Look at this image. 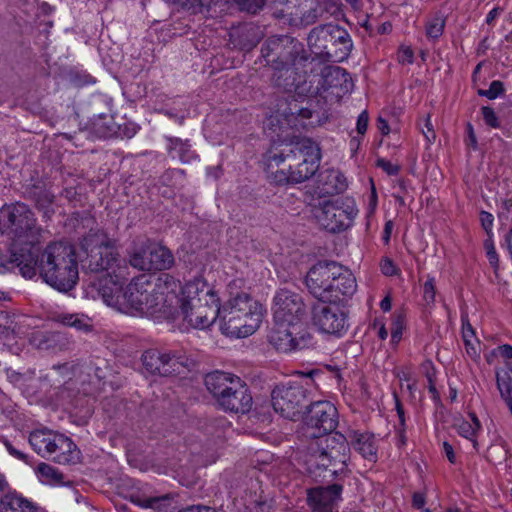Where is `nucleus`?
<instances>
[{
    "label": "nucleus",
    "instance_id": "nucleus-41",
    "mask_svg": "<svg viewBox=\"0 0 512 512\" xmlns=\"http://www.w3.org/2000/svg\"><path fill=\"white\" fill-rule=\"evenodd\" d=\"M436 296L435 279L428 277L423 285V298L427 304L434 303Z\"/></svg>",
    "mask_w": 512,
    "mask_h": 512
},
{
    "label": "nucleus",
    "instance_id": "nucleus-42",
    "mask_svg": "<svg viewBox=\"0 0 512 512\" xmlns=\"http://www.w3.org/2000/svg\"><path fill=\"white\" fill-rule=\"evenodd\" d=\"M482 116L484 119V122L487 126L491 128H499L500 127V121L495 113V111L489 107V106H483L481 108Z\"/></svg>",
    "mask_w": 512,
    "mask_h": 512
},
{
    "label": "nucleus",
    "instance_id": "nucleus-13",
    "mask_svg": "<svg viewBox=\"0 0 512 512\" xmlns=\"http://www.w3.org/2000/svg\"><path fill=\"white\" fill-rule=\"evenodd\" d=\"M126 271L125 261L118 262L115 269L99 271L98 273L104 274L89 278L85 288L86 295L92 299H102L106 305L124 312V290L121 281L125 279Z\"/></svg>",
    "mask_w": 512,
    "mask_h": 512
},
{
    "label": "nucleus",
    "instance_id": "nucleus-14",
    "mask_svg": "<svg viewBox=\"0 0 512 512\" xmlns=\"http://www.w3.org/2000/svg\"><path fill=\"white\" fill-rule=\"evenodd\" d=\"M317 222L327 231L336 233L349 228L358 214L355 201L350 197L319 200L312 208Z\"/></svg>",
    "mask_w": 512,
    "mask_h": 512
},
{
    "label": "nucleus",
    "instance_id": "nucleus-51",
    "mask_svg": "<svg viewBox=\"0 0 512 512\" xmlns=\"http://www.w3.org/2000/svg\"><path fill=\"white\" fill-rule=\"evenodd\" d=\"M369 116L367 111H362L357 119V132L364 135L368 128Z\"/></svg>",
    "mask_w": 512,
    "mask_h": 512
},
{
    "label": "nucleus",
    "instance_id": "nucleus-44",
    "mask_svg": "<svg viewBox=\"0 0 512 512\" xmlns=\"http://www.w3.org/2000/svg\"><path fill=\"white\" fill-rule=\"evenodd\" d=\"M7 378L12 384L17 386L18 388H23L26 385L27 381L32 377L14 370H7Z\"/></svg>",
    "mask_w": 512,
    "mask_h": 512
},
{
    "label": "nucleus",
    "instance_id": "nucleus-52",
    "mask_svg": "<svg viewBox=\"0 0 512 512\" xmlns=\"http://www.w3.org/2000/svg\"><path fill=\"white\" fill-rule=\"evenodd\" d=\"M494 353L502 357L506 362L512 358V346L508 344L498 346L494 350Z\"/></svg>",
    "mask_w": 512,
    "mask_h": 512
},
{
    "label": "nucleus",
    "instance_id": "nucleus-43",
    "mask_svg": "<svg viewBox=\"0 0 512 512\" xmlns=\"http://www.w3.org/2000/svg\"><path fill=\"white\" fill-rule=\"evenodd\" d=\"M484 248L486 250V256L490 265L496 270L499 267V257L496 252L495 246L491 239H487L484 242Z\"/></svg>",
    "mask_w": 512,
    "mask_h": 512
},
{
    "label": "nucleus",
    "instance_id": "nucleus-61",
    "mask_svg": "<svg viewBox=\"0 0 512 512\" xmlns=\"http://www.w3.org/2000/svg\"><path fill=\"white\" fill-rule=\"evenodd\" d=\"M425 127L427 129V132H424V135L426 139L430 142L431 140L435 139V133L433 131L432 124L429 118L426 120Z\"/></svg>",
    "mask_w": 512,
    "mask_h": 512
},
{
    "label": "nucleus",
    "instance_id": "nucleus-22",
    "mask_svg": "<svg viewBox=\"0 0 512 512\" xmlns=\"http://www.w3.org/2000/svg\"><path fill=\"white\" fill-rule=\"evenodd\" d=\"M31 344L39 350L53 353L71 351L74 340L64 331H37L31 336Z\"/></svg>",
    "mask_w": 512,
    "mask_h": 512
},
{
    "label": "nucleus",
    "instance_id": "nucleus-27",
    "mask_svg": "<svg viewBox=\"0 0 512 512\" xmlns=\"http://www.w3.org/2000/svg\"><path fill=\"white\" fill-rule=\"evenodd\" d=\"M338 6L332 0H320L315 6L310 7L300 18V22L304 26H309L318 20H326L336 13Z\"/></svg>",
    "mask_w": 512,
    "mask_h": 512
},
{
    "label": "nucleus",
    "instance_id": "nucleus-56",
    "mask_svg": "<svg viewBox=\"0 0 512 512\" xmlns=\"http://www.w3.org/2000/svg\"><path fill=\"white\" fill-rule=\"evenodd\" d=\"M394 224L391 220L387 221L384 226L383 231V241L388 244L390 241L391 233L393 230Z\"/></svg>",
    "mask_w": 512,
    "mask_h": 512
},
{
    "label": "nucleus",
    "instance_id": "nucleus-17",
    "mask_svg": "<svg viewBox=\"0 0 512 512\" xmlns=\"http://www.w3.org/2000/svg\"><path fill=\"white\" fill-rule=\"evenodd\" d=\"M141 360L147 373L163 377L180 374L188 365V358L180 351L148 349Z\"/></svg>",
    "mask_w": 512,
    "mask_h": 512
},
{
    "label": "nucleus",
    "instance_id": "nucleus-45",
    "mask_svg": "<svg viewBox=\"0 0 512 512\" xmlns=\"http://www.w3.org/2000/svg\"><path fill=\"white\" fill-rule=\"evenodd\" d=\"M288 115L291 117H295L296 120H306L311 118L312 111L306 107H298V105L294 103L293 106L289 107Z\"/></svg>",
    "mask_w": 512,
    "mask_h": 512
},
{
    "label": "nucleus",
    "instance_id": "nucleus-25",
    "mask_svg": "<svg viewBox=\"0 0 512 512\" xmlns=\"http://www.w3.org/2000/svg\"><path fill=\"white\" fill-rule=\"evenodd\" d=\"M324 89H337L336 94H345L352 90L353 82L348 72L340 67L329 68L323 76Z\"/></svg>",
    "mask_w": 512,
    "mask_h": 512
},
{
    "label": "nucleus",
    "instance_id": "nucleus-57",
    "mask_svg": "<svg viewBox=\"0 0 512 512\" xmlns=\"http://www.w3.org/2000/svg\"><path fill=\"white\" fill-rule=\"evenodd\" d=\"M377 127H378V130L382 133V135H388L390 132L388 122L382 117H378Z\"/></svg>",
    "mask_w": 512,
    "mask_h": 512
},
{
    "label": "nucleus",
    "instance_id": "nucleus-3",
    "mask_svg": "<svg viewBox=\"0 0 512 512\" xmlns=\"http://www.w3.org/2000/svg\"><path fill=\"white\" fill-rule=\"evenodd\" d=\"M306 285L323 302H342L357 290L356 278L346 267L335 261H320L310 268Z\"/></svg>",
    "mask_w": 512,
    "mask_h": 512
},
{
    "label": "nucleus",
    "instance_id": "nucleus-12",
    "mask_svg": "<svg viewBox=\"0 0 512 512\" xmlns=\"http://www.w3.org/2000/svg\"><path fill=\"white\" fill-rule=\"evenodd\" d=\"M80 248L86 257L81 259L84 270L98 273L103 269H115L123 261L116 252L112 239L101 229H90L81 239Z\"/></svg>",
    "mask_w": 512,
    "mask_h": 512
},
{
    "label": "nucleus",
    "instance_id": "nucleus-40",
    "mask_svg": "<svg viewBox=\"0 0 512 512\" xmlns=\"http://www.w3.org/2000/svg\"><path fill=\"white\" fill-rule=\"evenodd\" d=\"M269 170H273L274 168H269ZM291 176H292V169L290 170L289 167L287 169L285 168H282V169H277L276 171H271L270 172V178L271 180L278 184V185H283V184H288V183H294L291 179Z\"/></svg>",
    "mask_w": 512,
    "mask_h": 512
},
{
    "label": "nucleus",
    "instance_id": "nucleus-64",
    "mask_svg": "<svg viewBox=\"0 0 512 512\" xmlns=\"http://www.w3.org/2000/svg\"><path fill=\"white\" fill-rule=\"evenodd\" d=\"M505 241H506L507 249L512 258V227L510 228L509 232L506 234Z\"/></svg>",
    "mask_w": 512,
    "mask_h": 512
},
{
    "label": "nucleus",
    "instance_id": "nucleus-62",
    "mask_svg": "<svg viewBox=\"0 0 512 512\" xmlns=\"http://www.w3.org/2000/svg\"><path fill=\"white\" fill-rule=\"evenodd\" d=\"M93 125H94L95 130L97 131V133L100 134L101 137H107L114 133V130L110 127H107L106 130H101L99 123H97V122H94Z\"/></svg>",
    "mask_w": 512,
    "mask_h": 512
},
{
    "label": "nucleus",
    "instance_id": "nucleus-36",
    "mask_svg": "<svg viewBox=\"0 0 512 512\" xmlns=\"http://www.w3.org/2000/svg\"><path fill=\"white\" fill-rule=\"evenodd\" d=\"M475 332L472 328V325L467 321L462 323V337L465 343L466 353L472 358L475 359L479 357V342H473Z\"/></svg>",
    "mask_w": 512,
    "mask_h": 512
},
{
    "label": "nucleus",
    "instance_id": "nucleus-46",
    "mask_svg": "<svg viewBox=\"0 0 512 512\" xmlns=\"http://www.w3.org/2000/svg\"><path fill=\"white\" fill-rule=\"evenodd\" d=\"M268 0H242L243 9L250 13H257L263 8Z\"/></svg>",
    "mask_w": 512,
    "mask_h": 512
},
{
    "label": "nucleus",
    "instance_id": "nucleus-7",
    "mask_svg": "<svg viewBox=\"0 0 512 512\" xmlns=\"http://www.w3.org/2000/svg\"><path fill=\"white\" fill-rule=\"evenodd\" d=\"M0 227L3 233L9 235L15 247H21L24 251L28 248L32 254L38 256L36 245L42 229L27 204L18 202L3 209L0 214Z\"/></svg>",
    "mask_w": 512,
    "mask_h": 512
},
{
    "label": "nucleus",
    "instance_id": "nucleus-39",
    "mask_svg": "<svg viewBox=\"0 0 512 512\" xmlns=\"http://www.w3.org/2000/svg\"><path fill=\"white\" fill-rule=\"evenodd\" d=\"M445 20L441 17H435L430 20L426 27V34L429 38H439L444 30Z\"/></svg>",
    "mask_w": 512,
    "mask_h": 512
},
{
    "label": "nucleus",
    "instance_id": "nucleus-30",
    "mask_svg": "<svg viewBox=\"0 0 512 512\" xmlns=\"http://www.w3.org/2000/svg\"><path fill=\"white\" fill-rule=\"evenodd\" d=\"M0 512H38V508L22 495L10 492L0 499Z\"/></svg>",
    "mask_w": 512,
    "mask_h": 512
},
{
    "label": "nucleus",
    "instance_id": "nucleus-16",
    "mask_svg": "<svg viewBox=\"0 0 512 512\" xmlns=\"http://www.w3.org/2000/svg\"><path fill=\"white\" fill-rule=\"evenodd\" d=\"M273 316L277 324L294 328L307 316L302 296L286 288L278 290L273 299Z\"/></svg>",
    "mask_w": 512,
    "mask_h": 512
},
{
    "label": "nucleus",
    "instance_id": "nucleus-8",
    "mask_svg": "<svg viewBox=\"0 0 512 512\" xmlns=\"http://www.w3.org/2000/svg\"><path fill=\"white\" fill-rule=\"evenodd\" d=\"M262 57L274 72L271 81L275 87L286 92L296 88L292 65L296 60L298 51L288 36L270 37L261 48Z\"/></svg>",
    "mask_w": 512,
    "mask_h": 512
},
{
    "label": "nucleus",
    "instance_id": "nucleus-60",
    "mask_svg": "<svg viewBox=\"0 0 512 512\" xmlns=\"http://www.w3.org/2000/svg\"><path fill=\"white\" fill-rule=\"evenodd\" d=\"M427 379H428V383H429L428 390L431 393L432 397L434 399H437L439 397V393L435 387L433 375L428 374Z\"/></svg>",
    "mask_w": 512,
    "mask_h": 512
},
{
    "label": "nucleus",
    "instance_id": "nucleus-26",
    "mask_svg": "<svg viewBox=\"0 0 512 512\" xmlns=\"http://www.w3.org/2000/svg\"><path fill=\"white\" fill-rule=\"evenodd\" d=\"M344 176L337 170L329 169L318 176V190L321 195H335L346 189Z\"/></svg>",
    "mask_w": 512,
    "mask_h": 512
},
{
    "label": "nucleus",
    "instance_id": "nucleus-28",
    "mask_svg": "<svg viewBox=\"0 0 512 512\" xmlns=\"http://www.w3.org/2000/svg\"><path fill=\"white\" fill-rule=\"evenodd\" d=\"M149 252V240L134 241L131 251L129 252L130 265L141 271H151Z\"/></svg>",
    "mask_w": 512,
    "mask_h": 512
},
{
    "label": "nucleus",
    "instance_id": "nucleus-55",
    "mask_svg": "<svg viewBox=\"0 0 512 512\" xmlns=\"http://www.w3.org/2000/svg\"><path fill=\"white\" fill-rule=\"evenodd\" d=\"M443 450H444V453H445L446 457L448 458L449 462L455 463L456 462V456H455V453H454L453 446L449 442H444L443 443Z\"/></svg>",
    "mask_w": 512,
    "mask_h": 512
},
{
    "label": "nucleus",
    "instance_id": "nucleus-48",
    "mask_svg": "<svg viewBox=\"0 0 512 512\" xmlns=\"http://www.w3.org/2000/svg\"><path fill=\"white\" fill-rule=\"evenodd\" d=\"M3 444L11 456H13L23 462L28 461V456L24 452H22L21 450L16 448L9 440L5 439L3 441Z\"/></svg>",
    "mask_w": 512,
    "mask_h": 512
},
{
    "label": "nucleus",
    "instance_id": "nucleus-34",
    "mask_svg": "<svg viewBox=\"0 0 512 512\" xmlns=\"http://www.w3.org/2000/svg\"><path fill=\"white\" fill-rule=\"evenodd\" d=\"M39 480L44 484L56 485L63 482V474L47 463H40L36 469Z\"/></svg>",
    "mask_w": 512,
    "mask_h": 512
},
{
    "label": "nucleus",
    "instance_id": "nucleus-19",
    "mask_svg": "<svg viewBox=\"0 0 512 512\" xmlns=\"http://www.w3.org/2000/svg\"><path fill=\"white\" fill-rule=\"evenodd\" d=\"M286 324H278L268 335L269 343L279 352L289 353L303 350L313 346L314 337L306 329L295 332L294 328H288Z\"/></svg>",
    "mask_w": 512,
    "mask_h": 512
},
{
    "label": "nucleus",
    "instance_id": "nucleus-21",
    "mask_svg": "<svg viewBox=\"0 0 512 512\" xmlns=\"http://www.w3.org/2000/svg\"><path fill=\"white\" fill-rule=\"evenodd\" d=\"M206 299L202 306L193 310H186L183 314L184 320L193 328L206 329L210 327L217 318L221 321V306L217 295L204 294Z\"/></svg>",
    "mask_w": 512,
    "mask_h": 512
},
{
    "label": "nucleus",
    "instance_id": "nucleus-53",
    "mask_svg": "<svg viewBox=\"0 0 512 512\" xmlns=\"http://www.w3.org/2000/svg\"><path fill=\"white\" fill-rule=\"evenodd\" d=\"M480 220H481V224H482L484 230L487 233H489L492 229V225H493V221H494L493 215L486 211H482L480 214Z\"/></svg>",
    "mask_w": 512,
    "mask_h": 512
},
{
    "label": "nucleus",
    "instance_id": "nucleus-15",
    "mask_svg": "<svg viewBox=\"0 0 512 512\" xmlns=\"http://www.w3.org/2000/svg\"><path fill=\"white\" fill-rule=\"evenodd\" d=\"M275 412L284 418L297 420L302 416L307 403V390L299 383L277 385L271 393Z\"/></svg>",
    "mask_w": 512,
    "mask_h": 512
},
{
    "label": "nucleus",
    "instance_id": "nucleus-58",
    "mask_svg": "<svg viewBox=\"0 0 512 512\" xmlns=\"http://www.w3.org/2000/svg\"><path fill=\"white\" fill-rule=\"evenodd\" d=\"M425 505V498L424 495L421 493H415L413 495V507L416 509H422Z\"/></svg>",
    "mask_w": 512,
    "mask_h": 512
},
{
    "label": "nucleus",
    "instance_id": "nucleus-4",
    "mask_svg": "<svg viewBox=\"0 0 512 512\" xmlns=\"http://www.w3.org/2000/svg\"><path fill=\"white\" fill-rule=\"evenodd\" d=\"M37 269L43 280L60 292L71 291L79 280L75 248L66 242L49 244L38 257Z\"/></svg>",
    "mask_w": 512,
    "mask_h": 512
},
{
    "label": "nucleus",
    "instance_id": "nucleus-32",
    "mask_svg": "<svg viewBox=\"0 0 512 512\" xmlns=\"http://www.w3.org/2000/svg\"><path fill=\"white\" fill-rule=\"evenodd\" d=\"M471 420L459 419L455 423V428L458 434L473 443V447L477 449L478 442L476 440V435L481 428V423L477 418L475 413L469 414Z\"/></svg>",
    "mask_w": 512,
    "mask_h": 512
},
{
    "label": "nucleus",
    "instance_id": "nucleus-47",
    "mask_svg": "<svg viewBox=\"0 0 512 512\" xmlns=\"http://www.w3.org/2000/svg\"><path fill=\"white\" fill-rule=\"evenodd\" d=\"M377 167L383 169L388 175H397L400 171V167L396 164H393L390 161H387L383 158L377 160Z\"/></svg>",
    "mask_w": 512,
    "mask_h": 512
},
{
    "label": "nucleus",
    "instance_id": "nucleus-29",
    "mask_svg": "<svg viewBox=\"0 0 512 512\" xmlns=\"http://www.w3.org/2000/svg\"><path fill=\"white\" fill-rule=\"evenodd\" d=\"M150 263L151 271L168 270L173 267L175 263L173 253L161 244L150 242Z\"/></svg>",
    "mask_w": 512,
    "mask_h": 512
},
{
    "label": "nucleus",
    "instance_id": "nucleus-2",
    "mask_svg": "<svg viewBox=\"0 0 512 512\" xmlns=\"http://www.w3.org/2000/svg\"><path fill=\"white\" fill-rule=\"evenodd\" d=\"M338 426V412L329 401H317L308 406L304 417L303 435L313 439L309 450L318 467L331 469L332 474L343 470L346 463L344 442L337 443L331 433Z\"/></svg>",
    "mask_w": 512,
    "mask_h": 512
},
{
    "label": "nucleus",
    "instance_id": "nucleus-33",
    "mask_svg": "<svg viewBox=\"0 0 512 512\" xmlns=\"http://www.w3.org/2000/svg\"><path fill=\"white\" fill-rule=\"evenodd\" d=\"M53 320L62 325L73 327L79 331H91L90 318L78 313H59L53 316Z\"/></svg>",
    "mask_w": 512,
    "mask_h": 512
},
{
    "label": "nucleus",
    "instance_id": "nucleus-6",
    "mask_svg": "<svg viewBox=\"0 0 512 512\" xmlns=\"http://www.w3.org/2000/svg\"><path fill=\"white\" fill-rule=\"evenodd\" d=\"M205 386L225 411L247 413L252 407V396L248 386L240 377L223 371H214L205 376Z\"/></svg>",
    "mask_w": 512,
    "mask_h": 512
},
{
    "label": "nucleus",
    "instance_id": "nucleus-10",
    "mask_svg": "<svg viewBox=\"0 0 512 512\" xmlns=\"http://www.w3.org/2000/svg\"><path fill=\"white\" fill-rule=\"evenodd\" d=\"M312 51L331 62L346 60L353 48L348 31L337 24H324L313 28L307 37Z\"/></svg>",
    "mask_w": 512,
    "mask_h": 512
},
{
    "label": "nucleus",
    "instance_id": "nucleus-24",
    "mask_svg": "<svg viewBox=\"0 0 512 512\" xmlns=\"http://www.w3.org/2000/svg\"><path fill=\"white\" fill-rule=\"evenodd\" d=\"M348 439L353 449L359 452L365 459L371 462L377 461L378 445L372 433L351 431L348 434Z\"/></svg>",
    "mask_w": 512,
    "mask_h": 512
},
{
    "label": "nucleus",
    "instance_id": "nucleus-18",
    "mask_svg": "<svg viewBox=\"0 0 512 512\" xmlns=\"http://www.w3.org/2000/svg\"><path fill=\"white\" fill-rule=\"evenodd\" d=\"M312 323L319 332L342 336L348 329V314L339 302H323L312 307Z\"/></svg>",
    "mask_w": 512,
    "mask_h": 512
},
{
    "label": "nucleus",
    "instance_id": "nucleus-37",
    "mask_svg": "<svg viewBox=\"0 0 512 512\" xmlns=\"http://www.w3.org/2000/svg\"><path fill=\"white\" fill-rule=\"evenodd\" d=\"M139 505L145 508H151L158 512H169L171 498L169 495L160 497H148L139 502Z\"/></svg>",
    "mask_w": 512,
    "mask_h": 512
},
{
    "label": "nucleus",
    "instance_id": "nucleus-31",
    "mask_svg": "<svg viewBox=\"0 0 512 512\" xmlns=\"http://www.w3.org/2000/svg\"><path fill=\"white\" fill-rule=\"evenodd\" d=\"M28 194L29 197L35 202L37 209L43 213V216L50 218L54 213V193L46 189L44 186L35 185L28 191Z\"/></svg>",
    "mask_w": 512,
    "mask_h": 512
},
{
    "label": "nucleus",
    "instance_id": "nucleus-1",
    "mask_svg": "<svg viewBox=\"0 0 512 512\" xmlns=\"http://www.w3.org/2000/svg\"><path fill=\"white\" fill-rule=\"evenodd\" d=\"M179 289L180 282L170 274H142L124 289V313L173 319L178 314Z\"/></svg>",
    "mask_w": 512,
    "mask_h": 512
},
{
    "label": "nucleus",
    "instance_id": "nucleus-54",
    "mask_svg": "<svg viewBox=\"0 0 512 512\" xmlns=\"http://www.w3.org/2000/svg\"><path fill=\"white\" fill-rule=\"evenodd\" d=\"M52 371L59 372L64 378L65 377L71 378V376H72L71 367H70L69 363L54 365L52 367Z\"/></svg>",
    "mask_w": 512,
    "mask_h": 512
},
{
    "label": "nucleus",
    "instance_id": "nucleus-5",
    "mask_svg": "<svg viewBox=\"0 0 512 512\" xmlns=\"http://www.w3.org/2000/svg\"><path fill=\"white\" fill-rule=\"evenodd\" d=\"M263 318V307L247 293H239L221 307L220 329L229 337L252 335Z\"/></svg>",
    "mask_w": 512,
    "mask_h": 512
},
{
    "label": "nucleus",
    "instance_id": "nucleus-20",
    "mask_svg": "<svg viewBox=\"0 0 512 512\" xmlns=\"http://www.w3.org/2000/svg\"><path fill=\"white\" fill-rule=\"evenodd\" d=\"M342 490L339 483L311 488L307 491V504L312 512H338Z\"/></svg>",
    "mask_w": 512,
    "mask_h": 512
},
{
    "label": "nucleus",
    "instance_id": "nucleus-35",
    "mask_svg": "<svg viewBox=\"0 0 512 512\" xmlns=\"http://www.w3.org/2000/svg\"><path fill=\"white\" fill-rule=\"evenodd\" d=\"M169 153L173 158H179L182 162H187L191 159L190 145L180 138H169Z\"/></svg>",
    "mask_w": 512,
    "mask_h": 512
},
{
    "label": "nucleus",
    "instance_id": "nucleus-59",
    "mask_svg": "<svg viewBox=\"0 0 512 512\" xmlns=\"http://www.w3.org/2000/svg\"><path fill=\"white\" fill-rule=\"evenodd\" d=\"M179 512H216L214 509L207 506H191Z\"/></svg>",
    "mask_w": 512,
    "mask_h": 512
},
{
    "label": "nucleus",
    "instance_id": "nucleus-63",
    "mask_svg": "<svg viewBox=\"0 0 512 512\" xmlns=\"http://www.w3.org/2000/svg\"><path fill=\"white\" fill-rule=\"evenodd\" d=\"M396 410H397V414H398V417L400 420V424L403 427L405 425L404 409L397 398H396Z\"/></svg>",
    "mask_w": 512,
    "mask_h": 512
},
{
    "label": "nucleus",
    "instance_id": "nucleus-50",
    "mask_svg": "<svg viewBox=\"0 0 512 512\" xmlns=\"http://www.w3.org/2000/svg\"><path fill=\"white\" fill-rule=\"evenodd\" d=\"M398 61L402 64H412L414 53L409 47H402L398 52Z\"/></svg>",
    "mask_w": 512,
    "mask_h": 512
},
{
    "label": "nucleus",
    "instance_id": "nucleus-49",
    "mask_svg": "<svg viewBox=\"0 0 512 512\" xmlns=\"http://www.w3.org/2000/svg\"><path fill=\"white\" fill-rule=\"evenodd\" d=\"M380 266L382 273L386 276H393L398 273V268L390 258H384Z\"/></svg>",
    "mask_w": 512,
    "mask_h": 512
},
{
    "label": "nucleus",
    "instance_id": "nucleus-9",
    "mask_svg": "<svg viewBox=\"0 0 512 512\" xmlns=\"http://www.w3.org/2000/svg\"><path fill=\"white\" fill-rule=\"evenodd\" d=\"M320 159L319 146L311 139H302L279 153H270L267 156V165L269 168H275L288 161L289 169H292V181L301 183L316 173Z\"/></svg>",
    "mask_w": 512,
    "mask_h": 512
},
{
    "label": "nucleus",
    "instance_id": "nucleus-38",
    "mask_svg": "<svg viewBox=\"0 0 512 512\" xmlns=\"http://www.w3.org/2000/svg\"><path fill=\"white\" fill-rule=\"evenodd\" d=\"M504 92V84L499 80H494L490 83L489 89H479L477 93L479 96L493 100L502 95Z\"/></svg>",
    "mask_w": 512,
    "mask_h": 512
},
{
    "label": "nucleus",
    "instance_id": "nucleus-11",
    "mask_svg": "<svg viewBox=\"0 0 512 512\" xmlns=\"http://www.w3.org/2000/svg\"><path fill=\"white\" fill-rule=\"evenodd\" d=\"M28 442L40 457L59 464H74L80 459V451L69 437L47 427L31 431Z\"/></svg>",
    "mask_w": 512,
    "mask_h": 512
},
{
    "label": "nucleus",
    "instance_id": "nucleus-23",
    "mask_svg": "<svg viewBox=\"0 0 512 512\" xmlns=\"http://www.w3.org/2000/svg\"><path fill=\"white\" fill-rule=\"evenodd\" d=\"M216 295L204 282L200 280L190 281L184 286L180 285L178 290L179 303L178 311L183 314L186 310L196 309L198 306H202L206 299L205 295Z\"/></svg>",
    "mask_w": 512,
    "mask_h": 512
}]
</instances>
